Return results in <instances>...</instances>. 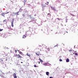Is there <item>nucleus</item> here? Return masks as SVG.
<instances>
[{
	"mask_svg": "<svg viewBox=\"0 0 78 78\" xmlns=\"http://www.w3.org/2000/svg\"><path fill=\"white\" fill-rule=\"evenodd\" d=\"M15 57H17L18 59H21L22 58V56H20V55H14Z\"/></svg>",
	"mask_w": 78,
	"mask_h": 78,
	"instance_id": "1",
	"label": "nucleus"
},
{
	"mask_svg": "<svg viewBox=\"0 0 78 78\" xmlns=\"http://www.w3.org/2000/svg\"><path fill=\"white\" fill-rule=\"evenodd\" d=\"M14 20H12V21L11 22V26L12 27H14V24H13V23L14 22Z\"/></svg>",
	"mask_w": 78,
	"mask_h": 78,
	"instance_id": "2",
	"label": "nucleus"
},
{
	"mask_svg": "<svg viewBox=\"0 0 78 78\" xmlns=\"http://www.w3.org/2000/svg\"><path fill=\"white\" fill-rule=\"evenodd\" d=\"M13 75L14 78H17V76H16V73H14Z\"/></svg>",
	"mask_w": 78,
	"mask_h": 78,
	"instance_id": "3",
	"label": "nucleus"
},
{
	"mask_svg": "<svg viewBox=\"0 0 78 78\" xmlns=\"http://www.w3.org/2000/svg\"><path fill=\"white\" fill-rule=\"evenodd\" d=\"M53 49V48H51V47H50V48H47V50L49 51H50V49Z\"/></svg>",
	"mask_w": 78,
	"mask_h": 78,
	"instance_id": "4",
	"label": "nucleus"
},
{
	"mask_svg": "<svg viewBox=\"0 0 78 78\" xmlns=\"http://www.w3.org/2000/svg\"><path fill=\"white\" fill-rule=\"evenodd\" d=\"M42 6V8H44L46 7V5H43V4H41Z\"/></svg>",
	"mask_w": 78,
	"mask_h": 78,
	"instance_id": "5",
	"label": "nucleus"
},
{
	"mask_svg": "<svg viewBox=\"0 0 78 78\" xmlns=\"http://www.w3.org/2000/svg\"><path fill=\"white\" fill-rule=\"evenodd\" d=\"M26 55H27V56H29V57H30V56H31V55L28 54V53H27Z\"/></svg>",
	"mask_w": 78,
	"mask_h": 78,
	"instance_id": "6",
	"label": "nucleus"
},
{
	"mask_svg": "<svg viewBox=\"0 0 78 78\" xmlns=\"http://www.w3.org/2000/svg\"><path fill=\"white\" fill-rule=\"evenodd\" d=\"M36 54L37 55V56H39V54H40V52H38L37 53H36Z\"/></svg>",
	"mask_w": 78,
	"mask_h": 78,
	"instance_id": "7",
	"label": "nucleus"
},
{
	"mask_svg": "<svg viewBox=\"0 0 78 78\" xmlns=\"http://www.w3.org/2000/svg\"><path fill=\"white\" fill-rule=\"evenodd\" d=\"M46 75H48H48H49V72H46Z\"/></svg>",
	"mask_w": 78,
	"mask_h": 78,
	"instance_id": "8",
	"label": "nucleus"
},
{
	"mask_svg": "<svg viewBox=\"0 0 78 78\" xmlns=\"http://www.w3.org/2000/svg\"><path fill=\"white\" fill-rule=\"evenodd\" d=\"M48 3H49V2H47L46 3H45V4L47 5H48Z\"/></svg>",
	"mask_w": 78,
	"mask_h": 78,
	"instance_id": "9",
	"label": "nucleus"
},
{
	"mask_svg": "<svg viewBox=\"0 0 78 78\" xmlns=\"http://www.w3.org/2000/svg\"><path fill=\"white\" fill-rule=\"evenodd\" d=\"M69 62V59L67 58L66 60V62Z\"/></svg>",
	"mask_w": 78,
	"mask_h": 78,
	"instance_id": "10",
	"label": "nucleus"
},
{
	"mask_svg": "<svg viewBox=\"0 0 78 78\" xmlns=\"http://www.w3.org/2000/svg\"><path fill=\"white\" fill-rule=\"evenodd\" d=\"M5 13H2V16H3L4 17H5Z\"/></svg>",
	"mask_w": 78,
	"mask_h": 78,
	"instance_id": "11",
	"label": "nucleus"
},
{
	"mask_svg": "<svg viewBox=\"0 0 78 78\" xmlns=\"http://www.w3.org/2000/svg\"><path fill=\"white\" fill-rule=\"evenodd\" d=\"M27 37V36H25V35H23V38H25V37Z\"/></svg>",
	"mask_w": 78,
	"mask_h": 78,
	"instance_id": "12",
	"label": "nucleus"
},
{
	"mask_svg": "<svg viewBox=\"0 0 78 78\" xmlns=\"http://www.w3.org/2000/svg\"><path fill=\"white\" fill-rule=\"evenodd\" d=\"M39 60H40V62H43V61H42V60H41V59L40 58H39Z\"/></svg>",
	"mask_w": 78,
	"mask_h": 78,
	"instance_id": "13",
	"label": "nucleus"
},
{
	"mask_svg": "<svg viewBox=\"0 0 78 78\" xmlns=\"http://www.w3.org/2000/svg\"><path fill=\"white\" fill-rule=\"evenodd\" d=\"M19 54H20V55H22L23 54V53H22V52L21 51H20L19 52Z\"/></svg>",
	"mask_w": 78,
	"mask_h": 78,
	"instance_id": "14",
	"label": "nucleus"
},
{
	"mask_svg": "<svg viewBox=\"0 0 78 78\" xmlns=\"http://www.w3.org/2000/svg\"><path fill=\"white\" fill-rule=\"evenodd\" d=\"M51 8H52V9H54V10H55V11H56V9H55V8L54 7H51Z\"/></svg>",
	"mask_w": 78,
	"mask_h": 78,
	"instance_id": "15",
	"label": "nucleus"
},
{
	"mask_svg": "<svg viewBox=\"0 0 78 78\" xmlns=\"http://www.w3.org/2000/svg\"><path fill=\"white\" fill-rule=\"evenodd\" d=\"M43 65H44V66H46V65H47V63H44L43 64Z\"/></svg>",
	"mask_w": 78,
	"mask_h": 78,
	"instance_id": "16",
	"label": "nucleus"
},
{
	"mask_svg": "<svg viewBox=\"0 0 78 78\" xmlns=\"http://www.w3.org/2000/svg\"><path fill=\"white\" fill-rule=\"evenodd\" d=\"M19 12V11L18 12H16L15 14H17V15H19L18 13Z\"/></svg>",
	"mask_w": 78,
	"mask_h": 78,
	"instance_id": "17",
	"label": "nucleus"
},
{
	"mask_svg": "<svg viewBox=\"0 0 78 78\" xmlns=\"http://www.w3.org/2000/svg\"><path fill=\"white\" fill-rule=\"evenodd\" d=\"M59 61H60V62H61V61H62V59H59Z\"/></svg>",
	"mask_w": 78,
	"mask_h": 78,
	"instance_id": "18",
	"label": "nucleus"
},
{
	"mask_svg": "<svg viewBox=\"0 0 78 78\" xmlns=\"http://www.w3.org/2000/svg\"><path fill=\"white\" fill-rule=\"evenodd\" d=\"M73 17H75V15H73H73H72Z\"/></svg>",
	"mask_w": 78,
	"mask_h": 78,
	"instance_id": "19",
	"label": "nucleus"
},
{
	"mask_svg": "<svg viewBox=\"0 0 78 78\" xmlns=\"http://www.w3.org/2000/svg\"><path fill=\"white\" fill-rule=\"evenodd\" d=\"M34 67H37V66L35 65H34Z\"/></svg>",
	"mask_w": 78,
	"mask_h": 78,
	"instance_id": "20",
	"label": "nucleus"
},
{
	"mask_svg": "<svg viewBox=\"0 0 78 78\" xmlns=\"http://www.w3.org/2000/svg\"><path fill=\"white\" fill-rule=\"evenodd\" d=\"M58 44H57L54 47H58Z\"/></svg>",
	"mask_w": 78,
	"mask_h": 78,
	"instance_id": "21",
	"label": "nucleus"
},
{
	"mask_svg": "<svg viewBox=\"0 0 78 78\" xmlns=\"http://www.w3.org/2000/svg\"><path fill=\"white\" fill-rule=\"evenodd\" d=\"M15 53H17V51L16 50H15Z\"/></svg>",
	"mask_w": 78,
	"mask_h": 78,
	"instance_id": "22",
	"label": "nucleus"
},
{
	"mask_svg": "<svg viewBox=\"0 0 78 78\" xmlns=\"http://www.w3.org/2000/svg\"><path fill=\"white\" fill-rule=\"evenodd\" d=\"M3 29H0V31H3Z\"/></svg>",
	"mask_w": 78,
	"mask_h": 78,
	"instance_id": "23",
	"label": "nucleus"
},
{
	"mask_svg": "<svg viewBox=\"0 0 78 78\" xmlns=\"http://www.w3.org/2000/svg\"><path fill=\"white\" fill-rule=\"evenodd\" d=\"M69 14H70V15H71V16H72V15H73V14H72L71 13H70Z\"/></svg>",
	"mask_w": 78,
	"mask_h": 78,
	"instance_id": "24",
	"label": "nucleus"
},
{
	"mask_svg": "<svg viewBox=\"0 0 78 78\" xmlns=\"http://www.w3.org/2000/svg\"><path fill=\"white\" fill-rule=\"evenodd\" d=\"M57 19H58V20H60V19H59V18H58Z\"/></svg>",
	"mask_w": 78,
	"mask_h": 78,
	"instance_id": "25",
	"label": "nucleus"
},
{
	"mask_svg": "<svg viewBox=\"0 0 78 78\" xmlns=\"http://www.w3.org/2000/svg\"><path fill=\"white\" fill-rule=\"evenodd\" d=\"M69 51L70 52H71L72 51V50H69Z\"/></svg>",
	"mask_w": 78,
	"mask_h": 78,
	"instance_id": "26",
	"label": "nucleus"
},
{
	"mask_svg": "<svg viewBox=\"0 0 78 78\" xmlns=\"http://www.w3.org/2000/svg\"><path fill=\"white\" fill-rule=\"evenodd\" d=\"M75 55H78V54H77V53H76L75 54Z\"/></svg>",
	"mask_w": 78,
	"mask_h": 78,
	"instance_id": "27",
	"label": "nucleus"
},
{
	"mask_svg": "<svg viewBox=\"0 0 78 78\" xmlns=\"http://www.w3.org/2000/svg\"><path fill=\"white\" fill-rule=\"evenodd\" d=\"M3 22H6V20H4L3 21Z\"/></svg>",
	"mask_w": 78,
	"mask_h": 78,
	"instance_id": "28",
	"label": "nucleus"
},
{
	"mask_svg": "<svg viewBox=\"0 0 78 78\" xmlns=\"http://www.w3.org/2000/svg\"><path fill=\"white\" fill-rule=\"evenodd\" d=\"M15 14H16V16H18V15H17V13H15Z\"/></svg>",
	"mask_w": 78,
	"mask_h": 78,
	"instance_id": "29",
	"label": "nucleus"
},
{
	"mask_svg": "<svg viewBox=\"0 0 78 78\" xmlns=\"http://www.w3.org/2000/svg\"><path fill=\"white\" fill-rule=\"evenodd\" d=\"M24 1H25V2L24 3V5H25V2H26V1H25V0H24Z\"/></svg>",
	"mask_w": 78,
	"mask_h": 78,
	"instance_id": "30",
	"label": "nucleus"
},
{
	"mask_svg": "<svg viewBox=\"0 0 78 78\" xmlns=\"http://www.w3.org/2000/svg\"><path fill=\"white\" fill-rule=\"evenodd\" d=\"M50 78H53L52 77H50Z\"/></svg>",
	"mask_w": 78,
	"mask_h": 78,
	"instance_id": "31",
	"label": "nucleus"
},
{
	"mask_svg": "<svg viewBox=\"0 0 78 78\" xmlns=\"http://www.w3.org/2000/svg\"><path fill=\"white\" fill-rule=\"evenodd\" d=\"M38 64H40V62H38Z\"/></svg>",
	"mask_w": 78,
	"mask_h": 78,
	"instance_id": "32",
	"label": "nucleus"
},
{
	"mask_svg": "<svg viewBox=\"0 0 78 78\" xmlns=\"http://www.w3.org/2000/svg\"><path fill=\"white\" fill-rule=\"evenodd\" d=\"M5 14H8V13H7V12L5 13Z\"/></svg>",
	"mask_w": 78,
	"mask_h": 78,
	"instance_id": "33",
	"label": "nucleus"
},
{
	"mask_svg": "<svg viewBox=\"0 0 78 78\" xmlns=\"http://www.w3.org/2000/svg\"><path fill=\"white\" fill-rule=\"evenodd\" d=\"M21 63H23V62H21Z\"/></svg>",
	"mask_w": 78,
	"mask_h": 78,
	"instance_id": "34",
	"label": "nucleus"
},
{
	"mask_svg": "<svg viewBox=\"0 0 78 78\" xmlns=\"http://www.w3.org/2000/svg\"><path fill=\"white\" fill-rule=\"evenodd\" d=\"M66 33H68V32L67 31H66Z\"/></svg>",
	"mask_w": 78,
	"mask_h": 78,
	"instance_id": "35",
	"label": "nucleus"
},
{
	"mask_svg": "<svg viewBox=\"0 0 78 78\" xmlns=\"http://www.w3.org/2000/svg\"><path fill=\"white\" fill-rule=\"evenodd\" d=\"M7 14L8 13H9V12H7Z\"/></svg>",
	"mask_w": 78,
	"mask_h": 78,
	"instance_id": "36",
	"label": "nucleus"
},
{
	"mask_svg": "<svg viewBox=\"0 0 78 78\" xmlns=\"http://www.w3.org/2000/svg\"><path fill=\"white\" fill-rule=\"evenodd\" d=\"M28 64H29V63H28Z\"/></svg>",
	"mask_w": 78,
	"mask_h": 78,
	"instance_id": "37",
	"label": "nucleus"
}]
</instances>
